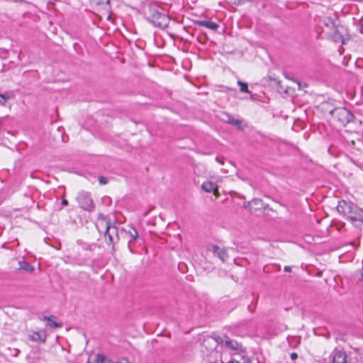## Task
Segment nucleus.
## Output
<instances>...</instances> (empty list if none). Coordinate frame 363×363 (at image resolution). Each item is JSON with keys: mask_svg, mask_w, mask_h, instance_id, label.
<instances>
[{"mask_svg": "<svg viewBox=\"0 0 363 363\" xmlns=\"http://www.w3.org/2000/svg\"><path fill=\"white\" fill-rule=\"evenodd\" d=\"M145 15L155 26L164 28L168 26L169 18L164 9L157 3H150L145 10Z\"/></svg>", "mask_w": 363, "mask_h": 363, "instance_id": "nucleus-1", "label": "nucleus"}, {"mask_svg": "<svg viewBox=\"0 0 363 363\" xmlns=\"http://www.w3.org/2000/svg\"><path fill=\"white\" fill-rule=\"evenodd\" d=\"M337 210L339 213L345 215L353 223L357 221L361 215H363V211L356 204L345 201H339L337 206Z\"/></svg>", "mask_w": 363, "mask_h": 363, "instance_id": "nucleus-2", "label": "nucleus"}, {"mask_svg": "<svg viewBox=\"0 0 363 363\" xmlns=\"http://www.w3.org/2000/svg\"><path fill=\"white\" fill-rule=\"evenodd\" d=\"M330 114L335 122L345 126L354 118L353 114L346 108H335L330 111Z\"/></svg>", "mask_w": 363, "mask_h": 363, "instance_id": "nucleus-3", "label": "nucleus"}, {"mask_svg": "<svg viewBox=\"0 0 363 363\" xmlns=\"http://www.w3.org/2000/svg\"><path fill=\"white\" fill-rule=\"evenodd\" d=\"M216 340L218 343L223 347H225L227 349L230 350L233 352L234 354H238L245 352L244 348L241 344L234 340L230 339L227 335H223V337L219 336Z\"/></svg>", "mask_w": 363, "mask_h": 363, "instance_id": "nucleus-4", "label": "nucleus"}, {"mask_svg": "<svg viewBox=\"0 0 363 363\" xmlns=\"http://www.w3.org/2000/svg\"><path fill=\"white\" fill-rule=\"evenodd\" d=\"M77 201L80 207L84 211L91 212L95 208L94 201L89 192L81 191L77 196Z\"/></svg>", "mask_w": 363, "mask_h": 363, "instance_id": "nucleus-5", "label": "nucleus"}, {"mask_svg": "<svg viewBox=\"0 0 363 363\" xmlns=\"http://www.w3.org/2000/svg\"><path fill=\"white\" fill-rule=\"evenodd\" d=\"M207 251L212 252L215 256L218 257L222 262H225L228 258L227 251L224 248H221L218 245L208 244L206 246Z\"/></svg>", "mask_w": 363, "mask_h": 363, "instance_id": "nucleus-6", "label": "nucleus"}, {"mask_svg": "<svg viewBox=\"0 0 363 363\" xmlns=\"http://www.w3.org/2000/svg\"><path fill=\"white\" fill-rule=\"evenodd\" d=\"M105 238H108L106 242L108 245L113 244L116 240H118V229L115 225H112L109 223H106V232L104 235Z\"/></svg>", "mask_w": 363, "mask_h": 363, "instance_id": "nucleus-7", "label": "nucleus"}, {"mask_svg": "<svg viewBox=\"0 0 363 363\" xmlns=\"http://www.w3.org/2000/svg\"><path fill=\"white\" fill-rule=\"evenodd\" d=\"M252 213H257L258 211H263L266 209L267 205H265L263 201L260 199H254L252 200Z\"/></svg>", "mask_w": 363, "mask_h": 363, "instance_id": "nucleus-8", "label": "nucleus"}, {"mask_svg": "<svg viewBox=\"0 0 363 363\" xmlns=\"http://www.w3.org/2000/svg\"><path fill=\"white\" fill-rule=\"evenodd\" d=\"M29 340L33 342H40L45 343L47 338V334L45 331L33 332L28 336Z\"/></svg>", "mask_w": 363, "mask_h": 363, "instance_id": "nucleus-9", "label": "nucleus"}, {"mask_svg": "<svg viewBox=\"0 0 363 363\" xmlns=\"http://www.w3.org/2000/svg\"><path fill=\"white\" fill-rule=\"evenodd\" d=\"M18 265L17 271H23L28 273H32L34 271V267L23 259L18 261Z\"/></svg>", "mask_w": 363, "mask_h": 363, "instance_id": "nucleus-10", "label": "nucleus"}, {"mask_svg": "<svg viewBox=\"0 0 363 363\" xmlns=\"http://www.w3.org/2000/svg\"><path fill=\"white\" fill-rule=\"evenodd\" d=\"M196 23L198 26L206 27L211 30H216L218 28V25L211 21H197Z\"/></svg>", "mask_w": 363, "mask_h": 363, "instance_id": "nucleus-11", "label": "nucleus"}, {"mask_svg": "<svg viewBox=\"0 0 363 363\" xmlns=\"http://www.w3.org/2000/svg\"><path fill=\"white\" fill-rule=\"evenodd\" d=\"M55 318V316L53 315H51V316H43V320H47L48 322V325L52 328H61L62 326V323H57L56 321L54 320V319Z\"/></svg>", "mask_w": 363, "mask_h": 363, "instance_id": "nucleus-12", "label": "nucleus"}, {"mask_svg": "<svg viewBox=\"0 0 363 363\" xmlns=\"http://www.w3.org/2000/svg\"><path fill=\"white\" fill-rule=\"evenodd\" d=\"M216 186V184L215 183L207 181L203 183L201 189L206 192L211 193L215 189Z\"/></svg>", "mask_w": 363, "mask_h": 363, "instance_id": "nucleus-13", "label": "nucleus"}, {"mask_svg": "<svg viewBox=\"0 0 363 363\" xmlns=\"http://www.w3.org/2000/svg\"><path fill=\"white\" fill-rule=\"evenodd\" d=\"M14 95L12 92H6L4 94H0V104L4 106L9 99H13Z\"/></svg>", "mask_w": 363, "mask_h": 363, "instance_id": "nucleus-14", "label": "nucleus"}, {"mask_svg": "<svg viewBox=\"0 0 363 363\" xmlns=\"http://www.w3.org/2000/svg\"><path fill=\"white\" fill-rule=\"evenodd\" d=\"M227 122L233 125L236 126L238 129H242L241 121L238 119H235L232 116L227 115Z\"/></svg>", "mask_w": 363, "mask_h": 363, "instance_id": "nucleus-15", "label": "nucleus"}, {"mask_svg": "<svg viewBox=\"0 0 363 363\" xmlns=\"http://www.w3.org/2000/svg\"><path fill=\"white\" fill-rule=\"evenodd\" d=\"M95 363H112L107 359L106 357L101 354H97L95 359Z\"/></svg>", "mask_w": 363, "mask_h": 363, "instance_id": "nucleus-16", "label": "nucleus"}, {"mask_svg": "<svg viewBox=\"0 0 363 363\" xmlns=\"http://www.w3.org/2000/svg\"><path fill=\"white\" fill-rule=\"evenodd\" d=\"M238 84L240 87V91L244 93H250V90L248 89V85L245 82H242L241 81L238 82Z\"/></svg>", "mask_w": 363, "mask_h": 363, "instance_id": "nucleus-17", "label": "nucleus"}, {"mask_svg": "<svg viewBox=\"0 0 363 363\" xmlns=\"http://www.w3.org/2000/svg\"><path fill=\"white\" fill-rule=\"evenodd\" d=\"M128 233L133 240H136L138 237V232L134 228H130Z\"/></svg>", "mask_w": 363, "mask_h": 363, "instance_id": "nucleus-18", "label": "nucleus"}, {"mask_svg": "<svg viewBox=\"0 0 363 363\" xmlns=\"http://www.w3.org/2000/svg\"><path fill=\"white\" fill-rule=\"evenodd\" d=\"M324 25L326 26V27H328V28H332V27H334L335 25H334V23L333 22V21L329 18H327L325 19H324Z\"/></svg>", "mask_w": 363, "mask_h": 363, "instance_id": "nucleus-19", "label": "nucleus"}, {"mask_svg": "<svg viewBox=\"0 0 363 363\" xmlns=\"http://www.w3.org/2000/svg\"><path fill=\"white\" fill-rule=\"evenodd\" d=\"M99 182L101 185L106 184L108 183V179L106 177L101 176L99 177Z\"/></svg>", "mask_w": 363, "mask_h": 363, "instance_id": "nucleus-20", "label": "nucleus"}, {"mask_svg": "<svg viewBox=\"0 0 363 363\" xmlns=\"http://www.w3.org/2000/svg\"><path fill=\"white\" fill-rule=\"evenodd\" d=\"M213 192L214 195L216 196V197H218L220 196V193L218 191V186L216 185L215 189L212 191Z\"/></svg>", "mask_w": 363, "mask_h": 363, "instance_id": "nucleus-21", "label": "nucleus"}, {"mask_svg": "<svg viewBox=\"0 0 363 363\" xmlns=\"http://www.w3.org/2000/svg\"><path fill=\"white\" fill-rule=\"evenodd\" d=\"M252 203V201H247L244 203V206L245 208H249L251 210L252 209V203Z\"/></svg>", "mask_w": 363, "mask_h": 363, "instance_id": "nucleus-22", "label": "nucleus"}, {"mask_svg": "<svg viewBox=\"0 0 363 363\" xmlns=\"http://www.w3.org/2000/svg\"><path fill=\"white\" fill-rule=\"evenodd\" d=\"M359 25L361 26L360 31L362 33H363V17H362L359 20Z\"/></svg>", "mask_w": 363, "mask_h": 363, "instance_id": "nucleus-23", "label": "nucleus"}, {"mask_svg": "<svg viewBox=\"0 0 363 363\" xmlns=\"http://www.w3.org/2000/svg\"><path fill=\"white\" fill-rule=\"evenodd\" d=\"M335 40L337 41L339 40H341L342 41V43L345 44V40L344 39L340 36V37H337V35L335 36Z\"/></svg>", "mask_w": 363, "mask_h": 363, "instance_id": "nucleus-24", "label": "nucleus"}, {"mask_svg": "<svg viewBox=\"0 0 363 363\" xmlns=\"http://www.w3.org/2000/svg\"><path fill=\"white\" fill-rule=\"evenodd\" d=\"M216 160L218 163H220V164H223V163H224L223 160V159H220V157H216Z\"/></svg>", "mask_w": 363, "mask_h": 363, "instance_id": "nucleus-25", "label": "nucleus"}, {"mask_svg": "<svg viewBox=\"0 0 363 363\" xmlns=\"http://www.w3.org/2000/svg\"><path fill=\"white\" fill-rule=\"evenodd\" d=\"M297 357H298V355H297L296 353H292L291 354V357L292 359H296L297 358Z\"/></svg>", "mask_w": 363, "mask_h": 363, "instance_id": "nucleus-26", "label": "nucleus"}, {"mask_svg": "<svg viewBox=\"0 0 363 363\" xmlns=\"http://www.w3.org/2000/svg\"><path fill=\"white\" fill-rule=\"evenodd\" d=\"M62 204L64 205V206H67L68 205V201L66 200V199H63L62 201Z\"/></svg>", "mask_w": 363, "mask_h": 363, "instance_id": "nucleus-27", "label": "nucleus"}, {"mask_svg": "<svg viewBox=\"0 0 363 363\" xmlns=\"http://www.w3.org/2000/svg\"><path fill=\"white\" fill-rule=\"evenodd\" d=\"M284 270H285L286 272H291V267H289V266H285V267H284Z\"/></svg>", "mask_w": 363, "mask_h": 363, "instance_id": "nucleus-28", "label": "nucleus"}, {"mask_svg": "<svg viewBox=\"0 0 363 363\" xmlns=\"http://www.w3.org/2000/svg\"><path fill=\"white\" fill-rule=\"evenodd\" d=\"M128 247H129L130 251L133 252V250H132V249L130 248V245H129Z\"/></svg>", "mask_w": 363, "mask_h": 363, "instance_id": "nucleus-29", "label": "nucleus"}, {"mask_svg": "<svg viewBox=\"0 0 363 363\" xmlns=\"http://www.w3.org/2000/svg\"><path fill=\"white\" fill-rule=\"evenodd\" d=\"M362 279H363V272L362 273Z\"/></svg>", "mask_w": 363, "mask_h": 363, "instance_id": "nucleus-30", "label": "nucleus"}, {"mask_svg": "<svg viewBox=\"0 0 363 363\" xmlns=\"http://www.w3.org/2000/svg\"><path fill=\"white\" fill-rule=\"evenodd\" d=\"M86 363H91L89 361H88Z\"/></svg>", "mask_w": 363, "mask_h": 363, "instance_id": "nucleus-31", "label": "nucleus"}]
</instances>
